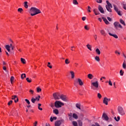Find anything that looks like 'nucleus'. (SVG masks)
<instances>
[{
	"instance_id": "obj_27",
	"label": "nucleus",
	"mask_w": 126,
	"mask_h": 126,
	"mask_svg": "<svg viewBox=\"0 0 126 126\" xmlns=\"http://www.w3.org/2000/svg\"><path fill=\"white\" fill-rule=\"evenodd\" d=\"M53 113L55 114V115H59V110L55 109L53 110Z\"/></svg>"
},
{
	"instance_id": "obj_21",
	"label": "nucleus",
	"mask_w": 126,
	"mask_h": 126,
	"mask_svg": "<svg viewBox=\"0 0 126 126\" xmlns=\"http://www.w3.org/2000/svg\"><path fill=\"white\" fill-rule=\"evenodd\" d=\"M94 77V76L92 74H88V78L89 79H92Z\"/></svg>"
},
{
	"instance_id": "obj_38",
	"label": "nucleus",
	"mask_w": 126,
	"mask_h": 126,
	"mask_svg": "<svg viewBox=\"0 0 126 126\" xmlns=\"http://www.w3.org/2000/svg\"><path fill=\"white\" fill-rule=\"evenodd\" d=\"M76 107L77 108V109H79V110H81V108H80V104L77 103L76 104Z\"/></svg>"
},
{
	"instance_id": "obj_20",
	"label": "nucleus",
	"mask_w": 126,
	"mask_h": 126,
	"mask_svg": "<svg viewBox=\"0 0 126 126\" xmlns=\"http://www.w3.org/2000/svg\"><path fill=\"white\" fill-rule=\"evenodd\" d=\"M121 5H123V8L126 10V3L125 1H123L121 3Z\"/></svg>"
},
{
	"instance_id": "obj_43",
	"label": "nucleus",
	"mask_w": 126,
	"mask_h": 126,
	"mask_svg": "<svg viewBox=\"0 0 126 126\" xmlns=\"http://www.w3.org/2000/svg\"><path fill=\"white\" fill-rule=\"evenodd\" d=\"M72 125L74 126H78V124H77V122H75V121H73L72 122Z\"/></svg>"
},
{
	"instance_id": "obj_22",
	"label": "nucleus",
	"mask_w": 126,
	"mask_h": 126,
	"mask_svg": "<svg viewBox=\"0 0 126 126\" xmlns=\"http://www.w3.org/2000/svg\"><path fill=\"white\" fill-rule=\"evenodd\" d=\"M105 7L107 10V11H109V12H112V9H111L110 7H108L106 5Z\"/></svg>"
},
{
	"instance_id": "obj_6",
	"label": "nucleus",
	"mask_w": 126,
	"mask_h": 126,
	"mask_svg": "<svg viewBox=\"0 0 126 126\" xmlns=\"http://www.w3.org/2000/svg\"><path fill=\"white\" fill-rule=\"evenodd\" d=\"M55 100H60L61 99V94L59 93H55L53 94Z\"/></svg>"
},
{
	"instance_id": "obj_8",
	"label": "nucleus",
	"mask_w": 126,
	"mask_h": 126,
	"mask_svg": "<svg viewBox=\"0 0 126 126\" xmlns=\"http://www.w3.org/2000/svg\"><path fill=\"white\" fill-rule=\"evenodd\" d=\"M60 99H62V100L64 102H67L68 101V98H67V97L63 94L60 96Z\"/></svg>"
},
{
	"instance_id": "obj_32",
	"label": "nucleus",
	"mask_w": 126,
	"mask_h": 126,
	"mask_svg": "<svg viewBox=\"0 0 126 126\" xmlns=\"http://www.w3.org/2000/svg\"><path fill=\"white\" fill-rule=\"evenodd\" d=\"M120 23H121V24H123V25H124V26H126V23H125V21H124L122 19H120Z\"/></svg>"
},
{
	"instance_id": "obj_5",
	"label": "nucleus",
	"mask_w": 126,
	"mask_h": 126,
	"mask_svg": "<svg viewBox=\"0 0 126 126\" xmlns=\"http://www.w3.org/2000/svg\"><path fill=\"white\" fill-rule=\"evenodd\" d=\"M93 87H95L96 89H98V87H99V84L98 83V81L91 83L92 89H93Z\"/></svg>"
},
{
	"instance_id": "obj_36",
	"label": "nucleus",
	"mask_w": 126,
	"mask_h": 126,
	"mask_svg": "<svg viewBox=\"0 0 126 126\" xmlns=\"http://www.w3.org/2000/svg\"><path fill=\"white\" fill-rule=\"evenodd\" d=\"M70 72L71 75V78H74V72L71 71Z\"/></svg>"
},
{
	"instance_id": "obj_33",
	"label": "nucleus",
	"mask_w": 126,
	"mask_h": 126,
	"mask_svg": "<svg viewBox=\"0 0 126 126\" xmlns=\"http://www.w3.org/2000/svg\"><path fill=\"white\" fill-rule=\"evenodd\" d=\"M40 98H41V96L40 95H38L37 96H36L35 98V101H40Z\"/></svg>"
},
{
	"instance_id": "obj_14",
	"label": "nucleus",
	"mask_w": 126,
	"mask_h": 126,
	"mask_svg": "<svg viewBox=\"0 0 126 126\" xmlns=\"http://www.w3.org/2000/svg\"><path fill=\"white\" fill-rule=\"evenodd\" d=\"M102 19H103L104 22L105 23V24H107V25L110 24V22H109V21H108V20H107V19H106L104 17H102Z\"/></svg>"
},
{
	"instance_id": "obj_15",
	"label": "nucleus",
	"mask_w": 126,
	"mask_h": 126,
	"mask_svg": "<svg viewBox=\"0 0 126 126\" xmlns=\"http://www.w3.org/2000/svg\"><path fill=\"white\" fill-rule=\"evenodd\" d=\"M102 118H104V120H105V121H108V120H109V117H108V116H107V115H106V114L103 113L102 115Z\"/></svg>"
},
{
	"instance_id": "obj_16",
	"label": "nucleus",
	"mask_w": 126,
	"mask_h": 126,
	"mask_svg": "<svg viewBox=\"0 0 126 126\" xmlns=\"http://www.w3.org/2000/svg\"><path fill=\"white\" fill-rule=\"evenodd\" d=\"M106 3H107V6H108V7H110L111 8H113V6L112 5V4L109 2V1L106 0Z\"/></svg>"
},
{
	"instance_id": "obj_59",
	"label": "nucleus",
	"mask_w": 126,
	"mask_h": 126,
	"mask_svg": "<svg viewBox=\"0 0 126 126\" xmlns=\"http://www.w3.org/2000/svg\"><path fill=\"white\" fill-rule=\"evenodd\" d=\"M115 54H118V55H121V53L120 52H118V51H115Z\"/></svg>"
},
{
	"instance_id": "obj_29",
	"label": "nucleus",
	"mask_w": 126,
	"mask_h": 126,
	"mask_svg": "<svg viewBox=\"0 0 126 126\" xmlns=\"http://www.w3.org/2000/svg\"><path fill=\"white\" fill-rule=\"evenodd\" d=\"M24 7H25V8H28V1L24 2Z\"/></svg>"
},
{
	"instance_id": "obj_54",
	"label": "nucleus",
	"mask_w": 126,
	"mask_h": 126,
	"mask_svg": "<svg viewBox=\"0 0 126 126\" xmlns=\"http://www.w3.org/2000/svg\"><path fill=\"white\" fill-rule=\"evenodd\" d=\"M88 11H89V12H91V10H90V9H91V7L90 6H88Z\"/></svg>"
},
{
	"instance_id": "obj_48",
	"label": "nucleus",
	"mask_w": 126,
	"mask_h": 126,
	"mask_svg": "<svg viewBox=\"0 0 126 126\" xmlns=\"http://www.w3.org/2000/svg\"><path fill=\"white\" fill-rule=\"evenodd\" d=\"M97 97L99 98V99H101L102 98V95L100 93L97 94Z\"/></svg>"
},
{
	"instance_id": "obj_18",
	"label": "nucleus",
	"mask_w": 126,
	"mask_h": 126,
	"mask_svg": "<svg viewBox=\"0 0 126 126\" xmlns=\"http://www.w3.org/2000/svg\"><path fill=\"white\" fill-rule=\"evenodd\" d=\"M100 34L102 35V36H106V32H105V30H101L100 31Z\"/></svg>"
},
{
	"instance_id": "obj_4",
	"label": "nucleus",
	"mask_w": 126,
	"mask_h": 126,
	"mask_svg": "<svg viewBox=\"0 0 126 126\" xmlns=\"http://www.w3.org/2000/svg\"><path fill=\"white\" fill-rule=\"evenodd\" d=\"M77 83H79V85H80V86H82V85H83V82H82V81L80 78H78V79H76V80H75L74 85H75V86H76V84H77Z\"/></svg>"
},
{
	"instance_id": "obj_23",
	"label": "nucleus",
	"mask_w": 126,
	"mask_h": 126,
	"mask_svg": "<svg viewBox=\"0 0 126 126\" xmlns=\"http://www.w3.org/2000/svg\"><path fill=\"white\" fill-rule=\"evenodd\" d=\"M103 103L105 105H108V100H107V97H105L103 99Z\"/></svg>"
},
{
	"instance_id": "obj_28",
	"label": "nucleus",
	"mask_w": 126,
	"mask_h": 126,
	"mask_svg": "<svg viewBox=\"0 0 126 126\" xmlns=\"http://www.w3.org/2000/svg\"><path fill=\"white\" fill-rule=\"evenodd\" d=\"M73 118L75 119V120H77V119H78V116H77V114L74 113L73 114Z\"/></svg>"
},
{
	"instance_id": "obj_58",
	"label": "nucleus",
	"mask_w": 126,
	"mask_h": 126,
	"mask_svg": "<svg viewBox=\"0 0 126 126\" xmlns=\"http://www.w3.org/2000/svg\"><path fill=\"white\" fill-rule=\"evenodd\" d=\"M107 19L109 21H112V19L109 17H107Z\"/></svg>"
},
{
	"instance_id": "obj_1",
	"label": "nucleus",
	"mask_w": 126,
	"mask_h": 126,
	"mask_svg": "<svg viewBox=\"0 0 126 126\" xmlns=\"http://www.w3.org/2000/svg\"><path fill=\"white\" fill-rule=\"evenodd\" d=\"M30 13L32 16H34V15L41 13V11L36 7H32L30 10Z\"/></svg>"
},
{
	"instance_id": "obj_62",
	"label": "nucleus",
	"mask_w": 126,
	"mask_h": 126,
	"mask_svg": "<svg viewBox=\"0 0 126 126\" xmlns=\"http://www.w3.org/2000/svg\"><path fill=\"white\" fill-rule=\"evenodd\" d=\"M68 116L69 117H72V113L68 114Z\"/></svg>"
},
{
	"instance_id": "obj_2",
	"label": "nucleus",
	"mask_w": 126,
	"mask_h": 126,
	"mask_svg": "<svg viewBox=\"0 0 126 126\" xmlns=\"http://www.w3.org/2000/svg\"><path fill=\"white\" fill-rule=\"evenodd\" d=\"M117 111L118 114L121 115V116H125V115H126V112H125L124 108L122 106H118L117 108Z\"/></svg>"
},
{
	"instance_id": "obj_19",
	"label": "nucleus",
	"mask_w": 126,
	"mask_h": 126,
	"mask_svg": "<svg viewBox=\"0 0 126 126\" xmlns=\"http://www.w3.org/2000/svg\"><path fill=\"white\" fill-rule=\"evenodd\" d=\"M94 12L95 15H99L100 14V12L98 11V10L94 9Z\"/></svg>"
},
{
	"instance_id": "obj_7",
	"label": "nucleus",
	"mask_w": 126,
	"mask_h": 126,
	"mask_svg": "<svg viewBox=\"0 0 126 126\" xmlns=\"http://www.w3.org/2000/svg\"><path fill=\"white\" fill-rule=\"evenodd\" d=\"M114 26L115 27V28H116L117 30H118V28H123V26H122V25H121V24H120V23L118 22H114Z\"/></svg>"
},
{
	"instance_id": "obj_53",
	"label": "nucleus",
	"mask_w": 126,
	"mask_h": 126,
	"mask_svg": "<svg viewBox=\"0 0 126 126\" xmlns=\"http://www.w3.org/2000/svg\"><path fill=\"white\" fill-rule=\"evenodd\" d=\"M109 85H110V86H113V83L111 81V80H109Z\"/></svg>"
},
{
	"instance_id": "obj_3",
	"label": "nucleus",
	"mask_w": 126,
	"mask_h": 126,
	"mask_svg": "<svg viewBox=\"0 0 126 126\" xmlns=\"http://www.w3.org/2000/svg\"><path fill=\"white\" fill-rule=\"evenodd\" d=\"M62 106H64V104L60 101H56L55 102V106L56 108H61Z\"/></svg>"
},
{
	"instance_id": "obj_31",
	"label": "nucleus",
	"mask_w": 126,
	"mask_h": 126,
	"mask_svg": "<svg viewBox=\"0 0 126 126\" xmlns=\"http://www.w3.org/2000/svg\"><path fill=\"white\" fill-rule=\"evenodd\" d=\"M114 120H115V121L116 122H119L120 121V120H121V117H120V116H118L117 118L116 117H114Z\"/></svg>"
},
{
	"instance_id": "obj_12",
	"label": "nucleus",
	"mask_w": 126,
	"mask_h": 126,
	"mask_svg": "<svg viewBox=\"0 0 126 126\" xmlns=\"http://www.w3.org/2000/svg\"><path fill=\"white\" fill-rule=\"evenodd\" d=\"M98 9L101 13H102L103 14H104V9L102 7H101L100 5H98Z\"/></svg>"
},
{
	"instance_id": "obj_42",
	"label": "nucleus",
	"mask_w": 126,
	"mask_h": 126,
	"mask_svg": "<svg viewBox=\"0 0 126 126\" xmlns=\"http://www.w3.org/2000/svg\"><path fill=\"white\" fill-rule=\"evenodd\" d=\"M31 101L32 102V103H33V104H34L35 102H36V99H35L34 97H32L31 99Z\"/></svg>"
},
{
	"instance_id": "obj_37",
	"label": "nucleus",
	"mask_w": 126,
	"mask_h": 126,
	"mask_svg": "<svg viewBox=\"0 0 126 126\" xmlns=\"http://www.w3.org/2000/svg\"><path fill=\"white\" fill-rule=\"evenodd\" d=\"M70 62L69 61V60L68 59H66L65 60V63L66 64H68L69 63H70Z\"/></svg>"
},
{
	"instance_id": "obj_52",
	"label": "nucleus",
	"mask_w": 126,
	"mask_h": 126,
	"mask_svg": "<svg viewBox=\"0 0 126 126\" xmlns=\"http://www.w3.org/2000/svg\"><path fill=\"white\" fill-rule=\"evenodd\" d=\"M97 3H102V0H96Z\"/></svg>"
},
{
	"instance_id": "obj_26",
	"label": "nucleus",
	"mask_w": 126,
	"mask_h": 126,
	"mask_svg": "<svg viewBox=\"0 0 126 126\" xmlns=\"http://www.w3.org/2000/svg\"><path fill=\"white\" fill-rule=\"evenodd\" d=\"M122 66H123V68H124V69H126V61H124Z\"/></svg>"
},
{
	"instance_id": "obj_64",
	"label": "nucleus",
	"mask_w": 126,
	"mask_h": 126,
	"mask_svg": "<svg viewBox=\"0 0 126 126\" xmlns=\"http://www.w3.org/2000/svg\"><path fill=\"white\" fill-rule=\"evenodd\" d=\"M46 126H50V124L49 123H46Z\"/></svg>"
},
{
	"instance_id": "obj_10",
	"label": "nucleus",
	"mask_w": 126,
	"mask_h": 126,
	"mask_svg": "<svg viewBox=\"0 0 126 126\" xmlns=\"http://www.w3.org/2000/svg\"><path fill=\"white\" fill-rule=\"evenodd\" d=\"M63 120L57 121L55 122V126H61V125H62V123L63 122Z\"/></svg>"
},
{
	"instance_id": "obj_46",
	"label": "nucleus",
	"mask_w": 126,
	"mask_h": 126,
	"mask_svg": "<svg viewBox=\"0 0 126 126\" xmlns=\"http://www.w3.org/2000/svg\"><path fill=\"white\" fill-rule=\"evenodd\" d=\"M124 72L123 71V70H120V74L121 76H123L124 75Z\"/></svg>"
},
{
	"instance_id": "obj_55",
	"label": "nucleus",
	"mask_w": 126,
	"mask_h": 126,
	"mask_svg": "<svg viewBox=\"0 0 126 126\" xmlns=\"http://www.w3.org/2000/svg\"><path fill=\"white\" fill-rule=\"evenodd\" d=\"M82 19L83 21H85V20H86V17H83L82 18Z\"/></svg>"
},
{
	"instance_id": "obj_17",
	"label": "nucleus",
	"mask_w": 126,
	"mask_h": 126,
	"mask_svg": "<svg viewBox=\"0 0 126 126\" xmlns=\"http://www.w3.org/2000/svg\"><path fill=\"white\" fill-rule=\"evenodd\" d=\"M108 34L109 35H110V36H112V37H114L116 39H118V38H119L118 35H117L116 34H112L110 32H109Z\"/></svg>"
},
{
	"instance_id": "obj_61",
	"label": "nucleus",
	"mask_w": 126,
	"mask_h": 126,
	"mask_svg": "<svg viewBox=\"0 0 126 126\" xmlns=\"http://www.w3.org/2000/svg\"><path fill=\"white\" fill-rule=\"evenodd\" d=\"M69 120H70V121H72V116L69 117Z\"/></svg>"
},
{
	"instance_id": "obj_56",
	"label": "nucleus",
	"mask_w": 126,
	"mask_h": 126,
	"mask_svg": "<svg viewBox=\"0 0 126 126\" xmlns=\"http://www.w3.org/2000/svg\"><path fill=\"white\" fill-rule=\"evenodd\" d=\"M85 29H86V30H89V28H88V27L86 25L85 26Z\"/></svg>"
},
{
	"instance_id": "obj_24",
	"label": "nucleus",
	"mask_w": 126,
	"mask_h": 126,
	"mask_svg": "<svg viewBox=\"0 0 126 126\" xmlns=\"http://www.w3.org/2000/svg\"><path fill=\"white\" fill-rule=\"evenodd\" d=\"M21 79H24V78H26V74L23 73L21 75Z\"/></svg>"
},
{
	"instance_id": "obj_57",
	"label": "nucleus",
	"mask_w": 126,
	"mask_h": 126,
	"mask_svg": "<svg viewBox=\"0 0 126 126\" xmlns=\"http://www.w3.org/2000/svg\"><path fill=\"white\" fill-rule=\"evenodd\" d=\"M30 93H31V94H33L34 93V91L32 90H30Z\"/></svg>"
},
{
	"instance_id": "obj_41",
	"label": "nucleus",
	"mask_w": 126,
	"mask_h": 126,
	"mask_svg": "<svg viewBox=\"0 0 126 126\" xmlns=\"http://www.w3.org/2000/svg\"><path fill=\"white\" fill-rule=\"evenodd\" d=\"M87 47L90 51H92V49H91V45H90V44L87 45Z\"/></svg>"
},
{
	"instance_id": "obj_47",
	"label": "nucleus",
	"mask_w": 126,
	"mask_h": 126,
	"mask_svg": "<svg viewBox=\"0 0 126 126\" xmlns=\"http://www.w3.org/2000/svg\"><path fill=\"white\" fill-rule=\"evenodd\" d=\"M18 11L19 12L21 13V12H22V11H23V9H22V8H19L18 9Z\"/></svg>"
},
{
	"instance_id": "obj_35",
	"label": "nucleus",
	"mask_w": 126,
	"mask_h": 126,
	"mask_svg": "<svg viewBox=\"0 0 126 126\" xmlns=\"http://www.w3.org/2000/svg\"><path fill=\"white\" fill-rule=\"evenodd\" d=\"M26 80H27V82H29V83H31V82H32V79H29V77L26 78Z\"/></svg>"
},
{
	"instance_id": "obj_39",
	"label": "nucleus",
	"mask_w": 126,
	"mask_h": 126,
	"mask_svg": "<svg viewBox=\"0 0 126 126\" xmlns=\"http://www.w3.org/2000/svg\"><path fill=\"white\" fill-rule=\"evenodd\" d=\"M73 4H75L76 5L78 4V2H77V0H73Z\"/></svg>"
},
{
	"instance_id": "obj_63",
	"label": "nucleus",
	"mask_w": 126,
	"mask_h": 126,
	"mask_svg": "<svg viewBox=\"0 0 126 126\" xmlns=\"http://www.w3.org/2000/svg\"><path fill=\"white\" fill-rule=\"evenodd\" d=\"M37 121H36V122L34 123V126H37Z\"/></svg>"
},
{
	"instance_id": "obj_11",
	"label": "nucleus",
	"mask_w": 126,
	"mask_h": 126,
	"mask_svg": "<svg viewBox=\"0 0 126 126\" xmlns=\"http://www.w3.org/2000/svg\"><path fill=\"white\" fill-rule=\"evenodd\" d=\"M11 47H13V46L12 45V44L11 43L10 45H5V48L8 52H10V48Z\"/></svg>"
},
{
	"instance_id": "obj_13",
	"label": "nucleus",
	"mask_w": 126,
	"mask_h": 126,
	"mask_svg": "<svg viewBox=\"0 0 126 126\" xmlns=\"http://www.w3.org/2000/svg\"><path fill=\"white\" fill-rule=\"evenodd\" d=\"M12 100H14L15 103H17L18 102V97H17V96L14 95L12 96Z\"/></svg>"
},
{
	"instance_id": "obj_49",
	"label": "nucleus",
	"mask_w": 126,
	"mask_h": 126,
	"mask_svg": "<svg viewBox=\"0 0 126 126\" xmlns=\"http://www.w3.org/2000/svg\"><path fill=\"white\" fill-rule=\"evenodd\" d=\"M50 64H51V63L48 62V63L47 66H48V67H49V68H52V67L51 65H50Z\"/></svg>"
},
{
	"instance_id": "obj_25",
	"label": "nucleus",
	"mask_w": 126,
	"mask_h": 126,
	"mask_svg": "<svg viewBox=\"0 0 126 126\" xmlns=\"http://www.w3.org/2000/svg\"><path fill=\"white\" fill-rule=\"evenodd\" d=\"M95 52L96 53V54L98 55H101V51H100V50H99L98 48H96L95 50Z\"/></svg>"
},
{
	"instance_id": "obj_9",
	"label": "nucleus",
	"mask_w": 126,
	"mask_h": 126,
	"mask_svg": "<svg viewBox=\"0 0 126 126\" xmlns=\"http://www.w3.org/2000/svg\"><path fill=\"white\" fill-rule=\"evenodd\" d=\"M113 6L114 7V10L117 12V13H118V15H120V16H122V14L121 13V11H120V10L119 11V9L118 8V7H117V6H116V5L114 4Z\"/></svg>"
},
{
	"instance_id": "obj_60",
	"label": "nucleus",
	"mask_w": 126,
	"mask_h": 126,
	"mask_svg": "<svg viewBox=\"0 0 126 126\" xmlns=\"http://www.w3.org/2000/svg\"><path fill=\"white\" fill-rule=\"evenodd\" d=\"M50 120V122H53L54 121V119L53 118V117H51Z\"/></svg>"
},
{
	"instance_id": "obj_30",
	"label": "nucleus",
	"mask_w": 126,
	"mask_h": 126,
	"mask_svg": "<svg viewBox=\"0 0 126 126\" xmlns=\"http://www.w3.org/2000/svg\"><path fill=\"white\" fill-rule=\"evenodd\" d=\"M14 81V77L11 76L10 78V82L11 84H13Z\"/></svg>"
},
{
	"instance_id": "obj_34",
	"label": "nucleus",
	"mask_w": 126,
	"mask_h": 126,
	"mask_svg": "<svg viewBox=\"0 0 126 126\" xmlns=\"http://www.w3.org/2000/svg\"><path fill=\"white\" fill-rule=\"evenodd\" d=\"M21 63H24V64L26 63V61L25 60V59L23 58H21Z\"/></svg>"
},
{
	"instance_id": "obj_40",
	"label": "nucleus",
	"mask_w": 126,
	"mask_h": 126,
	"mask_svg": "<svg viewBox=\"0 0 126 126\" xmlns=\"http://www.w3.org/2000/svg\"><path fill=\"white\" fill-rule=\"evenodd\" d=\"M36 91H37V92L38 93H39V92H41V91H42V89H41V88H40V87H37L36 88Z\"/></svg>"
},
{
	"instance_id": "obj_44",
	"label": "nucleus",
	"mask_w": 126,
	"mask_h": 126,
	"mask_svg": "<svg viewBox=\"0 0 126 126\" xmlns=\"http://www.w3.org/2000/svg\"><path fill=\"white\" fill-rule=\"evenodd\" d=\"M95 60L96 61V62H100V58L98 56H96L95 57Z\"/></svg>"
},
{
	"instance_id": "obj_51",
	"label": "nucleus",
	"mask_w": 126,
	"mask_h": 126,
	"mask_svg": "<svg viewBox=\"0 0 126 126\" xmlns=\"http://www.w3.org/2000/svg\"><path fill=\"white\" fill-rule=\"evenodd\" d=\"M11 104H12V100H10V101H9L8 102V106H10V105H11Z\"/></svg>"
},
{
	"instance_id": "obj_45",
	"label": "nucleus",
	"mask_w": 126,
	"mask_h": 126,
	"mask_svg": "<svg viewBox=\"0 0 126 126\" xmlns=\"http://www.w3.org/2000/svg\"><path fill=\"white\" fill-rule=\"evenodd\" d=\"M25 101L26 102L28 105H30V101L28 99H25Z\"/></svg>"
},
{
	"instance_id": "obj_50",
	"label": "nucleus",
	"mask_w": 126,
	"mask_h": 126,
	"mask_svg": "<svg viewBox=\"0 0 126 126\" xmlns=\"http://www.w3.org/2000/svg\"><path fill=\"white\" fill-rule=\"evenodd\" d=\"M78 125H79V126H82V125H83L82 122H81V121H79V122H78Z\"/></svg>"
}]
</instances>
